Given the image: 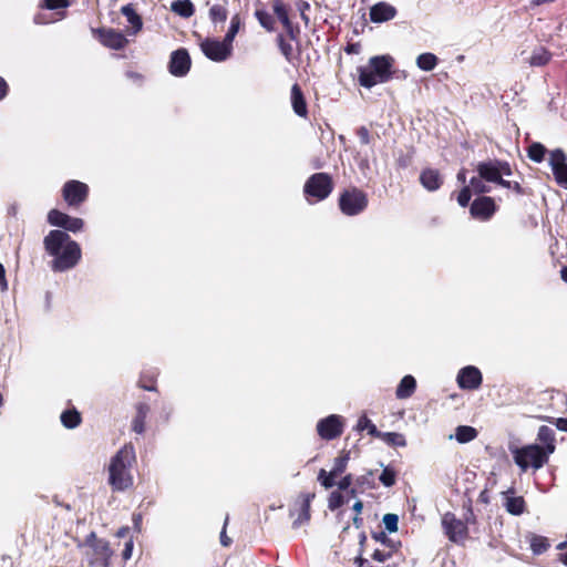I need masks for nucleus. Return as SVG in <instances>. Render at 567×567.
Segmentation results:
<instances>
[{"instance_id":"obj_1","label":"nucleus","mask_w":567,"mask_h":567,"mask_svg":"<svg viewBox=\"0 0 567 567\" xmlns=\"http://www.w3.org/2000/svg\"><path fill=\"white\" fill-rule=\"evenodd\" d=\"M47 254L53 257L51 269L63 272L74 268L82 257L80 245L63 230H50L43 239Z\"/></svg>"},{"instance_id":"obj_2","label":"nucleus","mask_w":567,"mask_h":567,"mask_svg":"<svg viewBox=\"0 0 567 567\" xmlns=\"http://www.w3.org/2000/svg\"><path fill=\"white\" fill-rule=\"evenodd\" d=\"M135 463V449L131 443L125 444L111 457L107 483L113 492H124L133 486L134 478L131 470Z\"/></svg>"},{"instance_id":"obj_3","label":"nucleus","mask_w":567,"mask_h":567,"mask_svg":"<svg viewBox=\"0 0 567 567\" xmlns=\"http://www.w3.org/2000/svg\"><path fill=\"white\" fill-rule=\"evenodd\" d=\"M393 58L390 55H375L369 59L367 66H359L358 82L365 89H371L379 83H385L392 79Z\"/></svg>"},{"instance_id":"obj_4","label":"nucleus","mask_w":567,"mask_h":567,"mask_svg":"<svg viewBox=\"0 0 567 567\" xmlns=\"http://www.w3.org/2000/svg\"><path fill=\"white\" fill-rule=\"evenodd\" d=\"M515 464L526 472L529 467L535 471L548 463L549 455L538 444H528L522 447L509 449Z\"/></svg>"},{"instance_id":"obj_5","label":"nucleus","mask_w":567,"mask_h":567,"mask_svg":"<svg viewBox=\"0 0 567 567\" xmlns=\"http://www.w3.org/2000/svg\"><path fill=\"white\" fill-rule=\"evenodd\" d=\"M334 189V182L329 173L320 172L310 175L303 185V195L309 204L327 199Z\"/></svg>"},{"instance_id":"obj_6","label":"nucleus","mask_w":567,"mask_h":567,"mask_svg":"<svg viewBox=\"0 0 567 567\" xmlns=\"http://www.w3.org/2000/svg\"><path fill=\"white\" fill-rule=\"evenodd\" d=\"M368 206V194L357 186H349L342 189L338 198V207L344 216H358L362 214Z\"/></svg>"},{"instance_id":"obj_7","label":"nucleus","mask_w":567,"mask_h":567,"mask_svg":"<svg viewBox=\"0 0 567 567\" xmlns=\"http://www.w3.org/2000/svg\"><path fill=\"white\" fill-rule=\"evenodd\" d=\"M86 544L90 546L89 566L91 567H110L113 549L110 542L104 538H97L94 533H91L86 538Z\"/></svg>"},{"instance_id":"obj_8","label":"nucleus","mask_w":567,"mask_h":567,"mask_svg":"<svg viewBox=\"0 0 567 567\" xmlns=\"http://www.w3.org/2000/svg\"><path fill=\"white\" fill-rule=\"evenodd\" d=\"M442 528L445 536L454 544L464 545L468 538V528L466 522L456 517L452 512H446L442 516Z\"/></svg>"},{"instance_id":"obj_9","label":"nucleus","mask_w":567,"mask_h":567,"mask_svg":"<svg viewBox=\"0 0 567 567\" xmlns=\"http://www.w3.org/2000/svg\"><path fill=\"white\" fill-rule=\"evenodd\" d=\"M346 429V419L340 414H330L317 422L316 431L323 441L339 439Z\"/></svg>"},{"instance_id":"obj_10","label":"nucleus","mask_w":567,"mask_h":567,"mask_svg":"<svg viewBox=\"0 0 567 567\" xmlns=\"http://www.w3.org/2000/svg\"><path fill=\"white\" fill-rule=\"evenodd\" d=\"M89 186L80 181H68L62 187V197L70 207L79 208L89 197Z\"/></svg>"},{"instance_id":"obj_11","label":"nucleus","mask_w":567,"mask_h":567,"mask_svg":"<svg viewBox=\"0 0 567 567\" xmlns=\"http://www.w3.org/2000/svg\"><path fill=\"white\" fill-rule=\"evenodd\" d=\"M350 460V452L342 451L341 454L334 458L332 470L327 472L324 468H321L318 473L319 483L326 488L329 489L336 485L334 478L343 474L347 470L348 463Z\"/></svg>"},{"instance_id":"obj_12","label":"nucleus","mask_w":567,"mask_h":567,"mask_svg":"<svg viewBox=\"0 0 567 567\" xmlns=\"http://www.w3.org/2000/svg\"><path fill=\"white\" fill-rule=\"evenodd\" d=\"M200 50L212 61L223 62L226 61L233 52V45L228 44L225 40L206 38L200 43Z\"/></svg>"},{"instance_id":"obj_13","label":"nucleus","mask_w":567,"mask_h":567,"mask_svg":"<svg viewBox=\"0 0 567 567\" xmlns=\"http://www.w3.org/2000/svg\"><path fill=\"white\" fill-rule=\"evenodd\" d=\"M315 493H300L295 503L293 508L290 512L291 516H297L293 520V527L308 523L311 518V502L315 499Z\"/></svg>"},{"instance_id":"obj_14","label":"nucleus","mask_w":567,"mask_h":567,"mask_svg":"<svg viewBox=\"0 0 567 567\" xmlns=\"http://www.w3.org/2000/svg\"><path fill=\"white\" fill-rule=\"evenodd\" d=\"M498 207L495 199L489 196H480L470 205L471 216L480 221H487L492 219Z\"/></svg>"},{"instance_id":"obj_15","label":"nucleus","mask_w":567,"mask_h":567,"mask_svg":"<svg viewBox=\"0 0 567 567\" xmlns=\"http://www.w3.org/2000/svg\"><path fill=\"white\" fill-rule=\"evenodd\" d=\"M93 33L101 44L112 50H122L128 43L123 32L112 28L94 29Z\"/></svg>"},{"instance_id":"obj_16","label":"nucleus","mask_w":567,"mask_h":567,"mask_svg":"<svg viewBox=\"0 0 567 567\" xmlns=\"http://www.w3.org/2000/svg\"><path fill=\"white\" fill-rule=\"evenodd\" d=\"M48 223L51 226L60 227L66 231L78 233L82 230L84 221L79 217H71L68 214L59 210L51 209L48 213Z\"/></svg>"},{"instance_id":"obj_17","label":"nucleus","mask_w":567,"mask_h":567,"mask_svg":"<svg viewBox=\"0 0 567 567\" xmlns=\"http://www.w3.org/2000/svg\"><path fill=\"white\" fill-rule=\"evenodd\" d=\"M372 537L382 546L372 553L371 557L373 560L384 563L399 550L400 543H394L384 532L372 533Z\"/></svg>"},{"instance_id":"obj_18","label":"nucleus","mask_w":567,"mask_h":567,"mask_svg":"<svg viewBox=\"0 0 567 567\" xmlns=\"http://www.w3.org/2000/svg\"><path fill=\"white\" fill-rule=\"evenodd\" d=\"M192 65L189 53L186 49L181 48L172 52L168 62V71L172 75L182 78L185 76Z\"/></svg>"},{"instance_id":"obj_19","label":"nucleus","mask_w":567,"mask_h":567,"mask_svg":"<svg viewBox=\"0 0 567 567\" xmlns=\"http://www.w3.org/2000/svg\"><path fill=\"white\" fill-rule=\"evenodd\" d=\"M456 381L460 389L473 391L482 385L483 375L478 368L467 365L458 371Z\"/></svg>"},{"instance_id":"obj_20","label":"nucleus","mask_w":567,"mask_h":567,"mask_svg":"<svg viewBox=\"0 0 567 567\" xmlns=\"http://www.w3.org/2000/svg\"><path fill=\"white\" fill-rule=\"evenodd\" d=\"M549 164L557 184L567 188V163L564 151L560 148L551 151Z\"/></svg>"},{"instance_id":"obj_21","label":"nucleus","mask_w":567,"mask_h":567,"mask_svg":"<svg viewBox=\"0 0 567 567\" xmlns=\"http://www.w3.org/2000/svg\"><path fill=\"white\" fill-rule=\"evenodd\" d=\"M396 16V9L386 3L379 2L370 9V20L374 23H382L392 20Z\"/></svg>"},{"instance_id":"obj_22","label":"nucleus","mask_w":567,"mask_h":567,"mask_svg":"<svg viewBox=\"0 0 567 567\" xmlns=\"http://www.w3.org/2000/svg\"><path fill=\"white\" fill-rule=\"evenodd\" d=\"M290 101H291L292 110L296 113V115H298L299 117H302V118H307L308 117V104L306 101V96L298 83H295L291 86Z\"/></svg>"},{"instance_id":"obj_23","label":"nucleus","mask_w":567,"mask_h":567,"mask_svg":"<svg viewBox=\"0 0 567 567\" xmlns=\"http://www.w3.org/2000/svg\"><path fill=\"white\" fill-rule=\"evenodd\" d=\"M421 185L429 192H435L443 185V177L439 169L424 168L420 174Z\"/></svg>"},{"instance_id":"obj_24","label":"nucleus","mask_w":567,"mask_h":567,"mask_svg":"<svg viewBox=\"0 0 567 567\" xmlns=\"http://www.w3.org/2000/svg\"><path fill=\"white\" fill-rule=\"evenodd\" d=\"M121 13L126 18L131 28L126 30L128 34H136L143 28L142 17L137 13L133 3H127L121 8Z\"/></svg>"},{"instance_id":"obj_25","label":"nucleus","mask_w":567,"mask_h":567,"mask_svg":"<svg viewBox=\"0 0 567 567\" xmlns=\"http://www.w3.org/2000/svg\"><path fill=\"white\" fill-rule=\"evenodd\" d=\"M476 171L480 177L484 178L485 182L497 184L502 178L497 169L496 159L480 162L476 166Z\"/></svg>"},{"instance_id":"obj_26","label":"nucleus","mask_w":567,"mask_h":567,"mask_svg":"<svg viewBox=\"0 0 567 567\" xmlns=\"http://www.w3.org/2000/svg\"><path fill=\"white\" fill-rule=\"evenodd\" d=\"M537 441L544 444V446L542 447L547 453V455H550L555 452L556 434L551 427L547 425H542L537 432Z\"/></svg>"},{"instance_id":"obj_27","label":"nucleus","mask_w":567,"mask_h":567,"mask_svg":"<svg viewBox=\"0 0 567 567\" xmlns=\"http://www.w3.org/2000/svg\"><path fill=\"white\" fill-rule=\"evenodd\" d=\"M136 414L132 421V431L136 434H143L145 432L146 417L150 413V405L144 402H138L135 405Z\"/></svg>"},{"instance_id":"obj_28","label":"nucleus","mask_w":567,"mask_h":567,"mask_svg":"<svg viewBox=\"0 0 567 567\" xmlns=\"http://www.w3.org/2000/svg\"><path fill=\"white\" fill-rule=\"evenodd\" d=\"M227 6L228 0H223L221 2L214 3L209 7L208 17L213 23H224L227 20Z\"/></svg>"},{"instance_id":"obj_29","label":"nucleus","mask_w":567,"mask_h":567,"mask_svg":"<svg viewBox=\"0 0 567 567\" xmlns=\"http://www.w3.org/2000/svg\"><path fill=\"white\" fill-rule=\"evenodd\" d=\"M415 389L416 381L414 377L408 374L403 377L402 380L400 381L395 391V395L398 399H408L412 396V394L415 392Z\"/></svg>"},{"instance_id":"obj_30","label":"nucleus","mask_w":567,"mask_h":567,"mask_svg":"<svg viewBox=\"0 0 567 567\" xmlns=\"http://www.w3.org/2000/svg\"><path fill=\"white\" fill-rule=\"evenodd\" d=\"M504 506L506 511L515 516L522 515L526 509V502L523 496H506Z\"/></svg>"},{"instance_id":"obj_31","label":"nucleus","mask_w":567,"mask_h":567,"mask_svg":"<svg viewBox=\"0 0 567 567\" xmlns=\"http://www.w3.org/2000/svg\"><path fill=\"white\" fill-rule=\"evenodd\" d=\"M171 10L175 14L187 19L195 13V6L190 0H175L171 4Z\"/></svg>"},{"instance_id":"obj_32","label":"nucleus","mask_w":567,"mask_h":567,"mask_svg":"<svg viewBox=\"0 0 567 567\" xmlns=\"http://www.w3.org/2000/svg\"><path fill=\"white\" fill-rule=\"evenodd\" d=\"M61 423L66 429H75L82 422L81 413L75 409H68L61 413L60 416Z\"/></svg>"},{"instance_id":"obj_33","label":"nucleus","mask_w":567,"mask_h":567,"mask_svg":"<svg viewBox=\"0 0 567 567\" xmlns=\"http://www.w3.org/2000/svg\"><path fill=\"white\" fill-rule=\"evenodd\" d=\"M529 546L535 555H542L548 550L550 543L547 537L533 534L529 539Z\"/></svg>"},{"instance_id":"obj_34","label":"nucleus","mask_w":567,"mask_h":567,"mask_svg":"<svg viewBox=\"0 0 567 567\" xmlns=\"http://www.w3.org/2000/svg\"><path fill=\"white\" fill-rule=\"evenodd\" d=\"M437 63H439L437 56L431 52L422 53L416 58V65L422 71H426V72L432 71L435 69Z\"/></svg>"},{"instance_id":"obj_35","label":"nucleus","mask_w":567,"mask_h":567,"mask_svg":"<svg viewBox=\"0 0 567 567\" xmlns=\"http://www.w3.org/2000/svg\"><path fill=\"white\" fill-rule=\"evenodd\" d=\"M415 155V148L413 146L409 147L405 152L399 151L395 157V165L399 169H406L413 163V158Z\"/></svg>"},{"instance_id":"obj_36","label":"nucleus","mask_w":567,"mask_h":567,"mask_svg":"<svg viewBox=\"0 0 567 567\" xmlns=\"http://www.w3.org/2000/svg\"><path fill=\"white\" fill-rule=\"evenodd\" d=\"M477 436V430L468 425H460L455 430V439L458 443H468Z\"/></svg>"},{"instance_id":"obj_37","label":"nucleus","mask_w":567,"mask_h":567,"mask_svg":"<svg viewBox=\"0 0 567 567\" xmlns=\"http://www.w3.org/2000/svg\"><path fill=\"white\" fill-rule=\"evenodd\" d=\"M378 439H381L385 444L393 447H403L406 445L404 435L396 432H381Z\"/></svg>"},{"instance_id":"obj_38","label":"nucleus","mask_w":567,"mask_h":567,"mask_svg":"<svg viewBox=\"0 0 567 567\" xmlns=\"http://www.w3.org/2000/svg\"><path fill=\"white\" fill-rule=\"evenodd\" d=\"M157 375L153 371H144L141 373L138 386L145 391H157L156 386Z\"/></svg>"},{"instance_id":"obj_39","label":"nucleus","mask_w":567,"mask_h":567,"mask_svg":"<svg viewBox=\"0 0 567 567\" xmlns=\"http://www.w3.org/2000/svg\"><path fill=\"white\" fill-rule=\"evenodd\" d=\"M547 148L539 142L532 143L527 148V156L535 163H542L545 159Z\"/></svg>"},{"instance_id":"obj_40","label":"nucleus","mask_w":567,"mask_h":567,"mask_svg":"<svg viewBox=\"0 0 567 567\" xmlns=\"http://www.w3.org/2000/svg\"><path fill=\"white\" fill-rule=\"evenodd\" d=\"M255 17L256 19L258 20V22L260 23V25L268 32H272L275 31V19L274 17L267 12L266 10L264 9H257L255 11Z\"/></svg>"},{"instance_id":"obj_41","label":"nucleus","mask_w":567,"mask_h":567,"mask_svg":"<svg viewBox=\"0 0 567 567\" xmlns=\"http://www.w3.org/2000/svg\"><path fill=\"white\" fill-rule=\"evenodd\" d=\"M277 45L279 48V51L285 56V59L288 62H291L293 59V48L292 45L286 40L284 34H278L276 39Z\"/></svg>"},{"instance_id":"obj_42","label":"nucleus","mask_w":567,"mask_h":567,"mask_svg":"<svg viewBox=\"0 0 567 567\" xmlns=\"http://www.w3.org/2000/svg\"><path fill=\"white\" fill-rule=\"evenodd\" d=\"M354 483L358 486V488L360 489V492H364L365 489L375 487L373 472L369 471L368 473L358 476L355 478Z\"/></svg>"},{"instance_id":"obj_43","label":"nucleus","mask_w":567,"mask_h":567,"mask_svg":"<svg viewBox=\"0 0 567 567\" xmlns=\"http://www.w3.org/2000/svg\"><path fill=\"white\" fill-rule=\"evenodd\" d=\"M357 430L363 431L367 430L368 433L373 437H379L381 431L377 429V426L372 423V421L367 416L362 415L357 423Z\"/></svg>"},{"instance_id":"obj_44","label":"nucleus","mask_w":567,"mask_h":567,"mask_svg":"<svg viewBox=\"0 0 567 567\" xmlns=\"http://www.w3.org/2000/svg\"><path fill=\"white\" fill-rule=\"evenodd\" d=\"M396 471L391 466H385L379 476V481L385 487H391L396 483Z\"/></svg>"},{"instance_id":"obj_45","label":"nucleus","mask_w":567,"mask_h":567,"mask_svg":"<svg viewBox=\"0 0 567 567\" xmlns=\"http://www.w3.org/2000/svg\"><path fill=\"white\" fill-rule=\"evenodd\" d=\"M272 11L281 22L289 18L290 8L284 0H272Z\"/></svg>"},{"instance_id":"obj_46","label":"nucleus","mask_w":567,"mask_h":567,"mask_svg":"<svg viewBox=\"0 0 567 567\" xmlns=\"http://www.w3.org/2000/svg\"><path fill=\"white\" fill-rule=\"evenodd\" d=\"M239 28H240V17L238 13H236L231 17L229 29L224 38V40L228 44L233 45L234 39H235L236 34L238 33Z\"/></svg>"},{"instance_id":"obj_47","label":"nucleus","mask_w":567,"mask_h":567,"mask_svg":"<svg viewBox=\"0 0 567 567\" xmlns=\"http://www.w3.org/2000/svg\"><path fill=\"white\" fill-rule=\"evenodd\" d=\"M347 503L344 495L341 491H333L330 493L328 497V508L330 511H336L340 508L342 505Z\"/></svg>"},{"instance_id":"obj_48","label":"nucleus","mask_w":567,"mask_h":567,"mask_svg":"<svg viewBox=\"0 0 567 567\" xmlns=\"http://www.w3.org/2000/svg\"><path fill=\"white\" fill-rule=\"evenodd\" d=\"M468 186L471 187L472 192H474L475 194H485L491 190V187L484 183V178H481L480 175L473 176L470 179Z\"/></svg>"},{"instance_id":"obj_49","label":"nucleus","mask_w":567,"mask_h":567,"mask_svg":"<svg viewBox=\"0 0 567 567\" xmlns=\"http://www.w3.org/2000/svg\"><path fill=\"white\" fill-rule=\"evenodd\" d=\"M498 186L513 190L518 196L526 195L525 188L518 182L506 181L503 177L497 183Z\"/></svg>"},{"instance_id":"obj_50","label":"nucleus","mask_w":567,"mask_h":567,"mask_svg":"<svg viewBox=\"0 0 567 567\" xmlns=\"http://www.w3.org/2000/svg\"><path fill=\"white\" fill-rule=\"evenodd\" d=\"M550 59L551 54L546 50H542L540 52L534 53L530 56V64L535 66H543L546 65Z\"/></svg>"},{"instance_id":"obj_51","label":"nucleus","mask_w":567,"mask_h":567,"mask_svg":"<svg viewBox=\"0 0 567 567\" xmlns=\"http://www.w3.org/2000/svg\"><path fill=\"white\" fill-rule=\"evenodd\" d=\"M472 189L468 185H465L457 194L456 200L461 207H466L470 205Z\"/></svg>"},{"instance_id":"obj_52","label":"nucleus","mask_w":567,"mask_h":567,"mask_svg":"<svg viewBox=\"0 0 567 567\" xmlns=\"http://www.w3.org/2000/svg\"><path fill=\"white\" fill-rule=\"evenodd\" d=\"M398 523L399 517L395 514L389 513L383 516V524L385 526V529L389 530L390 533H394L398 530Z\"/></svg>"},{"instance_id":"obj_53","label":"nucleus","mask_w":567,"mask_h":567,"mask_svg":"<svg viewBox=\"0 0 567 567\" xmlns=\"http://www.w3.org/2000/svg\"><path fill=\"white\" fill-rule=\"evenodd\" d=\"M70 6L69 0H43L41 7L48 10H58L68 8Z\"/></svg>"},{"instance_id":"obj_54","label":"nucleus","mask_w":567,"mask_h":567,"mask_svg":"<svg viewBox=\"0 0 567 567\" xmlns=\"http://www.w3.org/2000/svg\"><path fill=\"white\" fill-rule=\"evenodd\" d=\"M355 134L362 145H369L372 142V135L367 126L358 127Z\"/></svg>"},{"instance_id":"obj_55","label":"nucleus","mask_w":567,"mask_h":567,"mask_svg":"<svg viewBox=\"0 0 567 567\" xmlns=\"http://www.w3.org/2000/svg\"><path fill=\"white\" fill-rule=\"evenodd\" d=\"M463 522H466L467 528L470 526H475L477 524V516L474 513V509L472 507L471 502H468V505L465 506V513H464Z\"/></svg>"},{"instance_id":"obj_56","label":"nucleus","mask_w":567,"mask_h":567,"mask_svg":"<svg viewBox=\"0 0 567 567\" xmlns=\"http://www.w3.org/2000/svg\"><path fill=\"white\" fill-rule=\"evenodd\" d=\"M542 419L554 424L558 430L567 432V417L542 416Z\"/></svg>"},{"instance_id":"obj_57","label":"nucleus","mask_w":567,"mask_h":567,"mask_svg":"<svg viewBox=\"0 0 567 567\" xmlns=\"http://www.w3.org/2000/svg\"><path fill=\"white\" fill-rule=\"evenodd\" d=\"M352 474L344 475L338 483L339 491H348L349 487L354 483Z\"/></svg>"},{"instance_id":"obj_58","label":"nucleus","mask_w":567,"mask_h":567,"mask_svg":"<svg viewBox=\"0 0 567 567\" xmlns=\"http://www.w3.org/2000/svg\"><path fill=\"white\" fill-rule=\"evenodd\" d=\"M497 169L501 177L512 175V168L508 162L496 159Z\"/></svg>"},{"instance_id":"obj_59","label":"nucleus","mask_w":567,"mask_h":567,"mask_svg":"<svg viewBox=\"0 0 567 567\" xmlns=\"http://www.w3.org/2000/svg\"><path fill=\"white\" fill-rule=\"evenodd\" d=\"M133 548H134V543H133V539L130 538L125 545H124V549L122 551V558L124 560V563H126L127 560L131 559L132 557V554H133Z\"/></svg>"},{"instance_id":"obj_60","label":"nucleus","mask_w":567,"mask_h":567,"mask_svg":"<svg viewBox=\"0 0 567 567\" xmlns=\"http://www.w3.org/2000/svg\"><path fill=\"white\" fill-rule=\"evenodd\" d=\"M298 9L300 11V17L307 24L309 22V18L306 14V11L310 9V4L307 1H300L298 4Z\"/></svg>"},{"instance_id":"obj_61","label":"nucleus","mask_w":567,"mask_h":567,"mask_svg":"<svg viewBox=\"0 0 567 567\" xmlns=\"http://www.w3.org/2000/svg\"><path fill=\"white\" fill-rule=\"evenodd\" d=\"M286 33L291 41L299 42L300 27L298 24L293 25L291 29L286 31Z\"/></svg>"},{"instance_id":"obj_62","label":"nucleus","mask_w":567,"mask_h":567,"mask_svg":"<svg viewBox=\"0 0 567 567\" xmlns=\"http://www.w3.org/2000/svg\"><path fill=\"white\" fill-rule=\"evenodd\" d=\"M125 75L127 79H130L138 84H142V82L144 81V75L138 72H135V71H131V70L126 71Z\"/></svg>"},{"instance_id":"obj_63","label":"nucleus","mask_w":567,"mask_h":567,"mask_svg":"<svg viewBox=\"0 0 567 567\" xmlns=\"http://www.w3.org/2000/svg\"><path fill=\"white\" fill-rule=\"evenodd\" d=\"M344 51L348 54H359L361 51V44L359 42L348 43Z\"/></svg>"},{"instance_id":"obj_64","label":"nucleus","mask_w":567,"mask_h":567,"mask_svg":"<svg viewBox=\"0 0 567 567\" xmlns=\"http://www.w3.org/2000/svg\"><path fill=\"white\" fill-rule=\"evenodd\" d=\"M0 290L7 291L8 290V281L6 278V269L3 265L0 262Z\"/></svg>"}]
</instances>
